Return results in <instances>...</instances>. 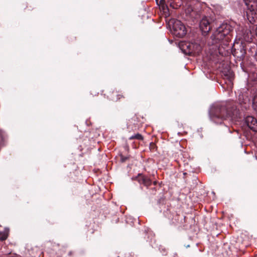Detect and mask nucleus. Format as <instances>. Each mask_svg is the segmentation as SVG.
<instances>
[{"label":"nucleus","mask_w":257,"mask_h":257,"mask_svg":"<svg viewBox=\"0 0 257 257\" xmlns=\"http://www.w3.org/2000/svg\"><path fill=\"white\" fill-rule=\"evenodd\" d=\"M232 30L230 25L222 24L217 29L214 34L211 36V38L215 43H216L217 41L223 40L225 36H228Z\"/></svg>","instance_id":"f257e3e1"},{"label":"nucleus","mask_w":257,"mask_h":257,"mask_svg":"<svg viewBox=\"0 0 257 257\" xmlns=\"http://www.w3.org/2000/svg\"><path fill=\"white\" fill-rule=\"evenodd\" d=\"M171 27L172 33L178 37H183L186 34V29L184 24L179 20H172L169 23Z\"/></svg>","instance_id":"f03ea898"},{"label":"nucleus","mask_w":257,"mask_h":257,"mask_svg":"<svg viewBox=\"0 0 257 257\" xmlns=\"http://www.w3.org/2000/svg\"><path fill=\"white\" fill-rule=\"evenodd\" d=\"M226 111V109L225 107H217L216 108H212L210 112V117L211 119L216 122L219 123L220 121H217L216 120V118H220L221 120L226 119L229 117H230L232 119V116L230 115L227 114L226 115H224V113Z\"/></svg>","instance_id":"7ed1b4c3"},{"label":"nucleus","mask_w":257,"mask_h":257,"mask_svg":"<svg viewBox=\"0 0 257 257\" xmlns=\"http://www.w3.org/2000/svg\"><path fill=\"white\" fill-rule=\"evenodd\" d=\"M247 7L246 15L248 19L257 18V2L252 0H243Z\"/></svg>","instance_id":"20e7f679"},{"label":"nucleus","mask_w":257,"mask_h":257,"mask_svg":"<svg viewBox=\"0 0 257 257\" xmlns=\"http://www.w3.org/2000/svg\"><path fill=\"white\" fill-rule=\"evenodd\" d=\"M200 28L204 34L208 33L210 30V21L208 18L204 17L202 19L200 23Z\"/></svg>","instance_id":"39448f33"},{"label":"nucleus","mask_w":257,"mask_h":257,"mask_svg":"<svg viewBox=\"0 0 257 257\" xmlns=\"http://www.w3.org/2000/svg\"><path fill=\"white\" fill-rule=\"evenodd\" d=\"M245 122L246 125L254 132H257V120L251 116L245 118Z\"/></svg>","instance_id":"423d86ee"},{"label":"nucleus","mask_w":257,"mask_h":257,"mask_svg":"<svg viewBox=\"0 0 257 257\" xmlns=\"http://www.w3.org/2000/svg\"><path fill=\"white\" fill-rule=\"evenodd\" d=\"M245 53V50L242 45H239V48H235L232 51L233 55L240 59H243L244 58Z\"/></svg>","instance_id":"0eeeda50"},{"label":"nucleus","mask_w":257,"mask_h":257,"mask_svg":"<svg viewBox=\"0 0 257 257\" xmlns=\"http://www.w3.org/2000/svg\"><path fill=\"white\" fill-rule=\"evenodd\" d=\"M185 11L187 15L194 19L197 18L198 15H199V11L196 10L191 6H188Z\"/></svg>","instance_id":"6e6552de"},{"label":"nucleus","mask_w":257,"mask_h":257,"mask_svg":"<svg viewBox=\"0 0 257 257\" xmlns=\"http://www.w3.org/2000/svg\"><path fill=\"white\" fill-rule=\"evenodd\" d=\"M156 3L160 7V9L164 13L166 16L169 15V9L167 4H166V1L165 0H156Z\"/></svg>","instance_id":"1a4fd4ad"},{"label":"nucleus","mask_w":257,"mask_h":257,"mask_svg":"<svg viewBox=\"0 0 257 257\" xmlns=\"http://www.w3.org/2000/svg\"><path fill=\"white\" fill-rule=\"evenodd\" d=\"M9 230L7 228H5L3 231H0V240H6L9 236Z\"/></svg>","instance_id":"9d476101"},{"label":"nucleus","mask_w":257,"mask_h":257,"mask_svg":"<svg viewBox=\"0 0 257 257\" xmlns=\"http://www.w3.org/2000/svg\"><path fill=\"white\" fill-rule=\"evenodd\" d=\"M166 2L170 7L173 9H178L181 6V3L178 2H175L174 0H166Z\"/></svg>","instance_id":"9b49d317"},{"label":"nucleus","mask_w":257,"mask_h":257,"mask_svg":"<svg viewBox=\"0 0 257 257\" xmlns=\"http://www.w3.org/2000/svg\"><path fill=\"white\" fill-rule=\"evenodd\" d=\"M130 140L137 139V140H143V137L141 135H140L139 134H136L135 135L131 136L130 138Z\"/></svg>","instance_id":"f8f14e48"},{"label":"nucleus","mask_w":257,"mask_h":257,"mask_svg":"<svg viewBox=\"0 0 257 257\" xmlns=\"http://www.w3.org/2000/svg\"><path fill=\"white\" fill-rule=\"evenodd\" d=\"M252 107L255 110L257 111V95L254 97L252 100Z\"/></svg>","instance_id":"ddd939ff"},{"label":"nucleus","mask_w":257,"mask_h":257,"mask_svg":"<svg viewBox=\"0 0 257 257\" xmlns=\"http://www.w3.org/2000/svg\"><path fill=\"white\" fill-rule=\"evenodd\" d=\"M143 183L145 185L148 186L150 184V181L147 177H143Z\"/></svg>","instance_id":"4468645a"},{"label":"nucleus","mask_w":257,"mask_h":257,"mask_svg":"<svg viewBox=\"0 0 257 257\" xmlns=\"http://www.w3.org/2000/svg\"><path fill=\"white\" fill-rule=\"evenodd\" d=\"M90 93L93 96H97L99 92L97 91L96 88H92L90 91Z\"/></svg>","instance_id":"2eb2a0df"},{"label":"nucleus","mask_w":257,"mask_h":257,"mask_svg":"<svg viewBox=\"0 0 257 257\" xmlns=\"http://www.w3.org/2000/svg\"><path fill=\"white\" fill-rule=\"evenodd\" d=\"M23 7L24 9H28V11H32L33 10V8L31 6H28L27 4H23Z\"/></svg>","instance_id":"dca6fc26"},{"label":"nucleus","mask_w":257,"mask_h":257,"mask_svg":"<svg viewBox=\"0 0 257 257\" xmlns=\"http://www.w3.org/2000/svg\"><path fill=\"white\" fill-rule=\"evenodd\" d=\"M241 99H242L241 96L239 95V101L240 102V103H245L246 101L248 100V99L247 98L246 99H243L242 100H241Z\"/></svg>","instance_id":"f3484780"},{"label":"nucleus","mask_w":257,"mask_h":257,"mask_svg":"<svg viewBox=\"0 0 257 257\" xmlns=\"http://www.w3.org/2000/svg\"><path fill=\"white\" fill-rule=\"evenodd\" d=\"M127 159V157H123V156H121V162H124Z\"/></svg>","instance_id":"a211bd4d"},{"label":"nucleus","mask_w":257,"mask_h":257,"mask_svg":"<svg viewBox=\"0 0 257 257\" xmlns=\"http://www.w3.org/2000/svg\"><path fill=\"white\" fill-rule=\"evenodd\" d=\"M191 44H189V45H187V48H189V50H191Z\"/></svg>","instance_id":"6ab92c4d"},{"label":"nucleus","mask_w":257,"mask_h":257,"mask_svg":"<svg viewBox=\"0 0 257 257\" xmlns=\"http://www.w3.org/2000/svg\"><path fill=\"white\" fill-rule=\"evenodd\" d=\"M255 33H256V35L257 36V26H256V29H255Z\"/></svg>","instance_id":"aec40b11"}]
</instances>
